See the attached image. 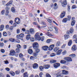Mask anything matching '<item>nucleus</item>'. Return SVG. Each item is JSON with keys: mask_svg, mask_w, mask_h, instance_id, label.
I'll return each instance as SVG.
<instances>
[{"mask_svg": "<svg viewBox=\"0 0 77 77\" xmlns=\"http://www.w3.org/2000/svg\"><path fill=\"white\" fill-rule=\"evenodd\" d=\"M11 11L12 12H15V8L14 7H12L11 8Z\"/></svg>", "mask_w": 77, "mask_h": 77, "instance_id": "473e14b6", "label": "nucleus"}, {"mask_svg": "<svg viewBox=\"0 0 77 77\" xmlns=\"http://www.w3.org/2000/svg\"><path fill=\"white\" fill-rule=\"evenodd\" d=\"M56 54L55 53H53L50 54L51 57H54L56 56Z\"/></svg>", "mask_w": 77, "mask_h": 77, "instance_id": "e433bc0d", "label": "nucleus"}, {"mask_svg": "<svg viewBox=\"0 0 77 77\" xmlns=\"http://www.w3.org/2000/svg\"><path fill=\"white\" fill-rule=\"evenodd\" d=\"M23 77H28V74L27 72H26L24 73Z\"/></svg>", "mask_w": 77, "mask_h": 77, "instance_id": "4c0bfd02", "label": "nucleus"}, {"mask_svg": "<svg viewBox=\"0 0 77 77\" xmlns=\"http://www.w3.org/2000/svg\"><path fill=\"white\" fill-rule=\"evenodd\" d=\"M43 67L45 69H47L50 67V66L49 65H45L43 66Z\"/></svg>", "mask_w": 77, "mask_h": 77, "instance_id": "f3484780", "label": "nucleus"}, {"mask_svg": "<svg viewBox=\"0 0 77 77\" xmlns=\"http://www.w3.org/2000/svg\"><path fill=\"white\" fill-rule=\"evenodd\" d=\"M45 34L46 35L48 36H53L52 34H51V33H50V32H47L45 33Z\"/></svg>", "mask_w": 77, "mask_h": 77, "instance_id": "c756f323", "label": "nucleus"}, {"mask_svg": "<svg viewBox=\"0 0 77 77\" xmlns=\"http://www.w3.org/2000/svg\"><path fill=\"white\" fill-rule=\"evenodd\" d=\"M65 15V12L63 11L60 15V18H63Z\"/></svg>", "mask_w": 77, "mask_h": 77, "instance_id": "dca6fc26", "label": "nucleus"}, {"mask_svg": "<svg viewBox=\"0 0 77 77\" xmlns=\"http://www.w3.org/2000/svg\"><path fill=\"white\" fill-rule=\"evenodd\" d=\"M60 44H61L60 42L59 41H58L57 42L56 44V46H57V47H59L60 46Z\"/></svg>", "mask_w": 77, "mask_h": 77, "instance_id": "c85d7f7f", "label": "nucleus"}, {"mask_svg": "<svg viewBox=\"0 0 77 77\" xmlns=\"http://www.w3.org/2000/svg\"><path fill=\"white\" fill-rule=\"evenodd\" d=\"M67 53V51L66 50L64 51L62 53V54L63 55H65Z\"/></svg>", "mask_w": 77, "mask_h": 77, "instance_id": "a19ab883", "label": "nucleus"}, {"mask_svg": "<svg viewBox=\"0 0 77 77\" xmlns=\"http://www.w3.org/2000/svg\"><path fill=\"white\" fill-rule=\"evenodd\" d=\"M4 25H2L0 26V31H3L4 29Z\"/></svg>", "mask_w": 77, "mask_h": 77, "instance_id": "412c9836", "label": "nucleus"}, {"mask_svg": "<svg viewBox=\"0 0 77 77\" xmlns=\"http://www.w3.org/2000/svg\"><path fill=\"white\" fill-rule=\"evenodd\" d=\"M20 70H17L15 72V74H16V75H18L20 74Z\"/></svg>", "mask_w": 77, "mask_h": 77, "instance_id": "58836bf2", "label": "nucleus"}, {"mask_svg": "<svg viewBox=\"0 0 77 77\" xmlns=\"http://www.w3.org/2000/svg\"><path fill=\"white\" fill-rule=\"evenodd\" d=\"M60 63L62 64H65V65H66V61L65 60H61L60 61Z\"/></svg>", "mask_w": 77, "mask_h": 77, "instance_id": "393cba45", "label": "nucleus"}, {"mask_svg": "<svg viewBox=\"0 0 77 77\" xmlns=\"http://www.w3.org/2000/svg\"><path fill=\"white\" fill-rule=\"evenodd\" d=\"M43 74V73H42V72H40L39 74V77H42Z\"/></svg>", "mask_w": 77, "mask_h": 77, "instance_id": "e2e57ef3", "label": "nucleus"}, {"mask_svg": "<svg viewBox=\"0 0 77 77\" xmlns=\"http://www.w3.org/2000/svg\"><path fill=\"white\" fill-rule=\"evenodd\" d=\"M59 50V47H56L54 48V51L55 53H56L57 51Z\"/></svg>", "mask_w": 77, "mask_h": 77, "instance_id": "5701e85b", "label": "nucleus"}, {"mask_svg": "<svg viewBox=\"0 0 77 77\" xmlns=\"http://www.w3.org/2000/svg\"><path fill=\"white\" fill-rule=\"evenodd\" d=\"M15 22L17 24H19L20 23V19L18 17L16 18L15 19Z\"/></svg>", "mask_w": 77, "mask_h": 77, "instance_id": "f03ea898", "label": "nucleus"}, {"mask_svg": "<svg viewBox=\"0 0 77 77\" xmlns=\"http://www.w3.org/2000/svg\"><path fill=\"white\" fill-rule=\"evenodd\" d=\"M4 47V44L3 43L0 42V47Z\"/></svg>", "mask_w": 77, "mask_h": 77, "instance_id": "de8ad7c7", "label": "nucleus"}, {"mask_svg": "<svg viewBox=\"0 0 77 77\" xmlns=\"http://www.w3.org/2000/svg\"><path fill=\"white\" fill-rule=\"evenodd\" d=\"M46 77H51V75H50V74H48V73H47L46 74Z\"/></svg>", "mask_w": 77, "mask_h": 77, "instance_id": "338daca9", "label": "nucleus"}, {"mask_svg": "<svg viewBox=\"0 0 77 77\" xmlns=\"http://www.w3.org/2000/svg\"><path fill=\"white\" fill-rule=\"evenodd\" d=\"M38 46V43L36 42L34 43L33 44V47L34 49H36Z\"/></svg>", "mask_w": 77, "mask_h": 77, "instance_id": "39448f33", "label": "nucleus"}, {"mask_svg": "<svg viewBox=\"0 0 77 77\" xmlns=\"http://www.w3.org/2000/svg\"><path fill=\"white\" fill-rule=\"evenodd\" d=\"M70 6L68 5V12H69V10H70Z\"/></svg>", "mask_w": 77, "mask_h": 77, "instance_id": "0e129e2a", "label": "nucleus"}, {"mask_svg": "<svg viewBox=\"0 0 77 77\" xmlns=\"http://www.w3.org/2000/svg\"><path fill=\"white\" fill-rule=\"evenodd\" d=\"M5 10H3L1 11V14L2 15H4V14H5Z\"/></svg>", "mask_w": 77, "mask_h": 77, "instance_id": "6e6d98bb", "label": "nucleus"}, {"mask_svg": "<svg viewBox=\"0 0 77 77\" xmlns=\"http://www.w3.org/2000/svg\"><path fill=\"white\" fill-rule=\"evenodd\" d=\"M54 47V45H50L49 47V50H50V51L52 50L53 49Z\"/></svg>", "mask_w": 77, "mask_h": 77, "instance_id": "4468645a", "label": "nucleus"}, {"mask_svg": "<svg viewBox=\"0 0 77 77\" xmlns=\"http://www.w3.org/2000/svg\"><path fill=\"white\" fill-rule=\"evenodd\" d=\"M28 52L29 54H32L33 53V51L31 49H29L28 50Z\"/></svg>", "mask_w": 77, "mask_h": 77, "instance_id": "72a5a7b5", "label": "nucleus"}, {"mask_svg": "<svg viewBox=\"0 0 77 77\" xmlns=\"http://www.w3.org/2000/svg\"><path fill=\"white\" fill-rule=\"evenodd\" d=\"M62 52V50L60 49L56 52V55H57V56H59V55L61 54Z\"/></svg>", "mask_w": 77, "mask_h": 77, "instance_id": "6e6552de", "label": "nucleus"}, {"mask_svg": "<svg viewBox=\"0 0 77 77\" xmlns=\"http://www.w3.org/2000/svg\"><path fill=\"white\" fill-rule=\"evenodd\" d=\"M5 9L6 11L5 13V15H8V14H9V11H8V10H9L10 8L8 7H6Z\"/></svg>", "mask_w": 77, "mask_h": 77, "instance_id": "ddd939ff", "label": "nucleus"}, {"mask_svg": "<svg viewBox=\"0 0 77 77\" xmlns=\"http://www.w3.org/2000/svg\"><path fill=\"white\" fill-rule=\"evenodd\" d=\"M29 32L31 34H33L35 33V30L31 28L30 29Z\"/></svg>", "mask_w": 77, "mask_h": 77, "instance_id": "4be33fe9", "label": "nucleus"}, {"mask_svg": "<svg viewBox=\"0 0 77 77\" xmlns=\"http://www.w3.org/2000/svg\"><path fill=\"white\" fill-rule=\"evenodd\" d=\"M39 69L40 71H43V70H44V67L42 66H41L39 67Z\"/></svg>", "mask_w": 77, "mask_h": 77, "instance_id": "cd10ccee", "label": "nucleus"}, {"mask_svg": "<svg viewBox=\"0 0 77 77\" xmlns=\"http://www.w3.org/2000/svg\"><path fill=\"white\" fill-rule=\"evenodd\" d=\"M47 20L48 21V22L49 23H52V21H51V20L49 19V18H47Z\"/></svg>", "mask_w": 77, "mask_h": 77, "instance_id": "79ce46f5", "label": "nucleus"}, {"mask_svg": "<svg viewBox=\"0 0 77 77\" xmlns=\"http://www.w3.org/2000/svg\"><path fill=\"white\" fill-rule=\"evenodd\" d=\"M49 48V47L48 46H44L42 47V49L45 51H47Z\"/></svg>", "mask_w": 77, "mask_h": 77, "instance_id": "9b49d317", "label": "nucleus"}, {"mask_svg": "<svg viewBox=\"0 0 77 77\" xmlns=\"http://www.w3.org/2000/svg\"><path fill=\"white\" fill-rule=\"evenodd\" d=\"M35 52L37 53H39L40 51L39 49L37 48H36V49H35Z\"/></svg>", "mask_w": 77, "mask_h": 77, "instance_id": "49530a36", "label": "nucleus"}, {"mask_svg": "<svg viewBox=\"0 0 77 77\" xmlns=\"http://www.w3.org/2000/svg\"><path fill=\"white\" fill-rule=\"evenodd\" d=\"M33 55L34 56H35V57H36V56H37V55H38V53L36 52H35L33 53Z\"/></svg>", "mask_w": 77, "mask_h": 77, "instance_id": "5fc2aeb1", "label": "nucleus"}, {"mask_svg": "<svg viewBox=\"0 0 77 77\" xmlns=\"http://www.w3.org/2000/svg\"><path fill=\"white\" fill-rule=\"evenodd\" d=\"M54 9H57V8H58L57 7V4H56V3H55L54 4Z\"/></svg>", "mask_w": 77, "mask_h": 77, "instance_id": "a18cd8bd", "label": "nucleus"}, {"mask_svg": "<svg viewBox=\"0 0 77 77\" xmlns=\"http://www.w3.org/2000/svg\"><path fill=\"white\" fill-rule=\"evenodd\" d=\"M9 41L10 42H14L15 41V38H10L9 39Z\"/></svg>", "mask_w": 77, "mask_h": 77, "instance_id": "b1692460", "label": "nucleus"}, {"mask_svg": "<svg viewBox=\"0 0 77 77\" xmlns=\"http://www.w3.org/2000/svg\"><path fill=\"white\" fill-rule=\"evenodd\" d=\"M61 5L63 7L65 8V6L67 5V1L66 0H64L63 2H62Z\"/></svg>", "mask_w": 77, "mask_h": 77, "instance_id": "20e7f679", "label": "nucleus"}, {"mask_svg": "<svg viewBox=\"0 0 77 77\" xmlns=\"http://www.w3.org/2000/svg\"><path fill=\"white\" fill-rule=\"evenodd\" d=\"M13 2V1L12 0H11L8 3H7L6 5V6H9L10 5H11L12 4V3Z\"/></svg>", "mask_w": 77, "mask_h": 77, "instance_id": "6ab92c4d", "label": "nucleus"}, {"mask_svg": "<svg viewBox=\"0 0 77 77\" xmlns=\"http://www.w3.org/2000/svg\"><path fill=\"white\" fill-rule=\"evenodd\" d=\"M35 38L36 39L38 40V41H40L41 40V37L40 35H39V33H37L35 34Z\"/></svg>", "mask_w": 77, "mask_h": 77, "instance_id": "f257e3e1", "label": "nucleus"}, {"mask_svg": "<svg viewBox=\"0 0 77 77\" xmlns=\"http://www.w3.org/2000/svg\"><path fill=\"white\" fill-rule=\"evenodd\" d=\"M6 29H7V30H8L9 29V25H7L6 26H5Z\"/></svg>", "mask_w": 77, "mask_h": 77, "instance_id": "13d9d810", "label": "nucleus"}, {"mask_svg": "<svg viewBox=\"0 0 77 77\" xmlns=\"http://www.w3.org/2000/svg\"><path fill=\"white\" fill-rule=\"evenodd\" d=\"M17 47L18 48H21V46L19 44H18L17 45Z\"/></svg>", "mask_w": 77, "mask_h": 77, "instance_id": "bf43d9fd", "label": "nucleus"}, {"mask_svg": "<svg viewBox=\"0 0 77 77\" xmlns=\"http://www.w3.org/2000/svg\"><path fill=\"white\" fill-rule=\"evenodd\" d=\"M70 56L71 57H72V58H73V57H75V54H73L70 55Z\"/></svg>", "mask_w": 77, "mask_h": 77, "instance_id": "c03bdc74", "label": "nucleus"}, {"mask_svg": "<svg viewBox=\"0 0 77 77\" xmlns=\"http://www.w3.org/2000/svg\"><path fill=\"white\" fill-rule=\"evenodd\" d=\"M55 32L56 34H58L59 32H58V29L56 27H54Z\"/></svg>", "mask_w": 77, "mask_h": 77, "instance_id": "a878e982", "label": "nucleus"}, {"mask_svg": "<svg viewBox=\"0 0 77 77\" xmlns=\"http://www.w3.org/2000/svg\"><path fill=\"white\" fill-rule=\"evenodd\" d=\"M41 39L42 41H43L44 40V39H45V38H44V37L42 36L41 37V38H40V39Z\"/></svg>", "mask_w": 77, "mask_h": 77, "instance_id": "680f3d73", "label": "nucleus"}, {"mask_svg": "<svg viewBox=\"0 0 77 77\" xmlns=\"http://www.w3.org/2000/svg\"><path fill=\"white\" fill-rule=\"evenodd\" d=\"M23 37H24V34L23 33H21L20 35H17V38L19 39H21Z\"/></svg>", "mask_w": 77, "mask_h": 77, "instance_id": "7ed1b4c3", "label": "nucleus"}, {"mask_svg": "<svg viewBox=\"0 0 77 77\" xmlns=\"http://www.w3.org/2000/svg\"><path fill=\"white\" fill-rule=\"evenodd\" d=\"M1 53H4L5 52V51L3 49H2L1 50Z\"/></svg>", "mask_w": 77, "mask_h": 77, "instance_id": "4d7b16f0", "label": "nucleus"}, {"mask_svg": "<svg viewBox=\"0 0 77 77\" xmlns=\"http://www.w3.org/2000/svg\"><path fill=\"white\" fill-rule=\"evenodd\" d=\"M30 38V35H27L26 37V39L27 40H29Z\"/></svg>", "mask_w": 77, "mask_h": 77, "instance_id": "7c9ffc66", "label": "nucleus"}, {"mask_svg": "<svg viewBox=\"0 0 77 77\" xmlns=\"http://www.w3.org/2000/svg\"><path fill=\"white\" fill-rule=\"evenodd\" d=\"M20 33V29H17V34H19Z\"/></svg>", "mask_w": 77, "mask_h": 77, "instance_id": "603ef678", "label": "nucleus"}, {"mask_svg": "<svg viewBox=\"0 0 77 77\" xmlns=\"http://www.w3.org/2000/svg\"><path fill=\"white\" fill-rule=\"evenodd\" d=\"M72 41L70 40L69 42H68V46H71V44H72Z\"/></svg>", "mask_w": 77, "mask_h": 77, "instance_id": "37998d69", "label": "nucleus"}, {"mask_svg": "<svg viewBox=\"0 0 77 77\" xmlns=\"http://www.w3.org/2000/svg\"><path fill=\"white\" fill-rule=\"evenodd\" d=\"M15 51L11 50L10 51L9 55H10V56H14V55H15Z\"/></svg>", "mask_w": 77, "mask_h": 77, "instance_id": "1a4fd4ad", "label": "nucleus"}, {"mask_svg": "<svg viewBox=\"0 0 77 77\" xmlns=\"http://www.w3.org/2000/svg\"><path fill=\"white\" fill-rule=\"evenodd\" d=\"M19 57L20 58H22L23 57V55L22 54H20L19 55Z\"/></svg>", "mask_w": 77, "mask_h": 77, "instance_id": "052dcab7", "label": "nucleus"}, {"mask_svg": "<svg viewBox=\"0 0 77 77\" xmlns=\"http://www.w3.org/2000/svg\"><path fill=\"white\" fill-rule=\"evenodd\" d=\"M56 77H63V74H60L57 75Z\"/></svg>", "mask_w": 77, "mask_h": 77, "instance_id": "c9c22d12", "label": "nucleus"}, {"mask_svg": "<svg viewBox=\"0 0 77 77\" xmlns=\"http://www.w3.org/2000/svg\"><path fill=\"white\" fill-rule=\"evenodd\" d=\"M71 19V16L69 15L67 16V19L69 21H70Z\"/></svg>", "mask_w": 77, "mask_h": 77, "instance_id": "09e8293b", "label": "nucleus"}, {"mask_svg": "<svg viewBox=\"0 0 77 77\" xmlns=\"http://www.w3.org/2000/svg\"><path fill=\"white\" fill-rule=\"evenodd\" d=\"M76 50H77V47H76V45H74L71 48V50L73 51H76Z\"/></svg>", "mask_w": 77, "mask_h": 77, "instance_id": "0eeeda50", "label": "nucleus"}, {"mask_svg": "<svg viewBox=\"0 0 77 77\" xmlns=\"http://www.w3.org/2000/svg\"><path fill=\"white\" fill-rule=\"evenodd\" d=\"M62 74L65 75H67L68 74V72L65 70H63L62 71Z\"/></svg>", "mask_w": 77, "mask_h": 77, "instance_id": "2eb2a0df", "label": "nucleus"}, {"mask_svg": "<svg viewBox=\"0 0 77 77\" xmlns=\"http://www.w3.org/2000/svg\"><path fill=\"white\" fill-rule=\"evenodd\" d=\"M30 40L31 42H34L35 41V39H34V38L32 37L30 38Z\"/></svg>", "mask_w": 77, "mask_h": 77, "instance_id": "864d4df0", "label": "nucleus"}, {"mask_svg": "<svg viewBox=\"0 0 77 77\" xmlns=\"http://www.w3.org/2000/svg\"><path fill=\"white\" fill-rule=\"evenodd\" d=\"M0 77H4V75H3V74L2 73H0Z\"/></svg>", "mask_w": 77, "mask_h": 77, "instance_id": "774afa93", "label": "nucleus"}, {"mask_svg": "<svg viewBox=\"0 0 77 77\" xmlns=\"http://www.w3.org/2000/svg\"><path fill=\"white\" fill-rule=\"evenodd\" d=\"M38 64L37 63H35L34 64L33 66V69H38Z\"/></svg>", "mask_w": 77, "mask_h": 77, "instance_id": "9d476101", "label": "nucleus"}, {"mask_svg": "<svg viewBox=\"0 0 77 77\" xmlns=\"http://www.w3.org/2000/svg\"><path fill=\"white\" fill-rule=\"evenodd\" d=\"M74 28H73V27H71L69 29V32L70 33L72 34V33H74Z\"/></svg>", "mask_w": 77, "mask_h": 77, "instance_id": "a211bd4d", "label": "nucleus"}, {"mask_svg": "<svg viewBox=\"0 0 77 77\" xmlns=\"http://www.w3.org/2000/svg\"><path fill=\"white\" fill-rule=\"evenodd\" d=\"M10 74L12 75V76H15V73L13 72H9Z\"/></svg>", "mask_w": 77, "mask_h": 77, "instance_id": "ea45409f", "label": "nucleus"}, {"mask_svg": "<svg viewBox=\"0 0 77 77\" xmlns=\"http://www.w3.org/2000/svg\"><path fill=\"white\" fill-rule=\"evenodd\" d=\"M60 66V63H55L54 64V68H57Z\"/></svg>", "mask_w": 77, "mask_h": 77, "instance_id": "f8f14e48", "label": "nucleus"}, {"mask_svg": "<svg viewBox=\"0 0 77 77\" xmlns=\"http://www.w3.org/2000/svg\"><path fill=\"white\" fill-rule=\"evenodd\" d=\"M3 35L4 36H8V34L5 31H4L3 33Z\"/></svg>", "mask_w": 77, "mask_h": 77, "instance_id": "2f4dec72", "label": "nucleus"}, {"mask_svg": "<svg viewBox=\"0 0 77 77\" xmlns=\"http://www.w3.org/2000/svg\"><path fill=\"white\" fill-rule=\"evenodd\" d=\"M51 41H52V40L51 39H48L47 41V43H50V42H51Z\"/></svg>", "mask_w": 77, "mask_h": 77, "instance_id": "3c124183", "label": "nucleus"}, {"mask_svg": "<svg viewBox=\"0 0 77 77\" xmlns=\"http://www.w3.org/2000/svg\"><path fill=\"white\" fill-rule=\"evenodd\" d=\"M69 38V36L68 35H64V38L65 40H66V39H68Z\"/></svg>", "mask_w": 77, "mask_h": 77, "instance_id": "aec40b11", "label": "nucleus"}, {"mask_svg": "<svg viewBox=\"0 0 77 77\" xmlns=\"http://www.w3.org/2000/svg\"><path fill=\"white\" fill-rule=\"evenodd\" d=\"M26 34H30V32H29V30H27L25 32Z\"/></svg>", "mask_w": 77, "mask_h": 77, "instance_id": "69168bd1", "label": "nucleus"}, {"mask_svg": "<svg viewBox=\"0 0 77 77\" xmlns=\"http://www.w3.org/2000/svg\"><path fill=\"white\" fill-rule=\"evenodd\" d=\"M75 21L74 20L72 21L71 23V25L72 26H74V24H75Z\"/></svg>", "mask_w": 77, "mask_h": 77, "instance_id": "f704fd0d", "label": "nucleus"}, {"mask_svg": "<svg viewBox=\"0 0 77 77\" xmlns=\"http://www.w3.org/2000/svg\"><path fill=\"white\" fill-rule=\"evenodd\" d=\"M67 21H68V19L67 18H64L63 19V20H62V21L63 23H66L67 22Z\"/></svg>", "mask_w": 77, "mask_h": 77, "instance_id": "bb28decb", "label": "nucleus"}, {"mask_svg": "<svg viewBox=\"0 0 77 77\" xmlns=\"http://www.w3.org/2000/svg\"><path fill=\"white\" fill-rule=\"evenodd\" d=\"M64 59L67 62H72V59L70 57H65L64 58Z\"/></svg>", "mask_w": 77, "mask_h": 77, "instance_id": "423d86ee", "label": "nucleus"}, {"mask_svg": "<svg viewBox=\"0 0 77 77\" xmlns=\"http://www.w3.org/2000/svg\"><path fill=\"white\" fill-rule=\"evenodd\" d=\"M16 51L17 53H20V49L18 48H17L16 49Z\"/></svg>", "mask_w": 77, "mask_h": 77, "instance_id": "8fccbe9b", "label": "nucleus"}]
</instances>
